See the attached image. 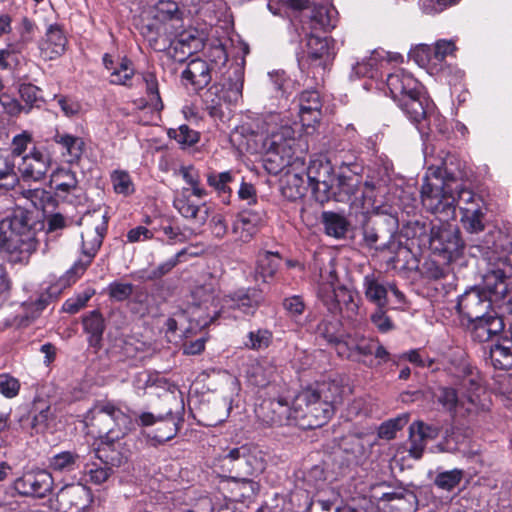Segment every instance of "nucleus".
<instances>
[{
	"label": "nucleus",
	"instance_id": "2",
	"mask_svg": "<svg viewBox=\"0 0 512 512\" xmlns=\"http://www.w3.org/2000/svg\"><path fill=\"white\" fill-rule=\"evenodd\" d=\"M92 425L98 428L99 434H105L106 442L94 452L102 465L93 464L87 470L89 481L100 485L108 480L112 473L110 466H119L122 455L115 452V439L124 435L133 425L132 416L125 414L110 401L97 402L91 410Z\"/></svg>",
	"mask_w": 512,
	"mask_h": 512
},
{
	"label": "nucleus",
	"instance_id": "35",
	"mask_svg": "<svg viewBox=\"0 0 512 512\" xmlns=\"http://www.w3.org/2000/svg\"><path fill=\"white\" fill-rule=\"evenodd\" d=\"M309 13L303 15L311 20L314 29L330 30L336 26L337 11L330 6L314 5L312 8L308 7Z\"/></svg>",
	"mask_w": 512,
	"mask_h": 512
},
{
	"label": "nucleus",
	"instance_id": "25",
	"mask_svg": "<svg viewBox=\"0 0 512 512\" xmlns=\"http://www.w3.org/2000/svg\"><path fill=\"white\" fill-rule=\"evenodd\" d=\"M243 445L231 448L220 458L221 467L229 472L228 478L251 477Z\"/></svg>",
	"mask_w": 512,
	"mask_h": 512
},
{
	"label": "nucleus",
	"instance_id": "42",
	"mask_svg": "<svg viewBox=\"0 0 512 512\" xmlns=\"http://www.w3.org/2000/svg\"><path fill=\"white\" fill-rule=\"evenodd\" d=\"M281 258L277 253L265 252L260 254L257 260L256 275L264 282L272 278L280 265Z\"/></svg>",
	"mask_w": 512,
	"mask_h": 512
},
{
	"label": "nucleus",
	"instance_id": "19",
	"mask_svg": "<svg viewBox=\"0 0 512 512\" xmlns=\"http://www.w3.org/2000/svg\"><path fill=\"white\" fill-rule=\"evenodd\" d=\"M265 222V213L262 210L247 209L240 212L232 225V233L236 240L247 243L257 233Z\"/></svg>",
	"mask_w": 512,
	"mask_h": 512
},
{
	"label": "nucleus",
	"instance_id": "52",
	"mask_svg": "<svg viewBox=\"0 0 512 512\" xmlns=\"http://www.w3.org/2000/svg\"><path fill=\"white\" fill-rule=\"evenodd\" d=\"M80 456L71 451L60 452L49 460V466L52 470L58 472H71L78 466Z\"/></svg>",
	"mask_w": 512,
	"mask_h": 512
},
{
	"label": "nucleus",
	"instance_id": "64",
	"mask_svg": "<svg viewBox=\"0 0 512 512\" xmlns=\"http://www.w3.org/2000/svg\"><path fill=\"white\" fill-rule=\"evenodd\" d=\"M245 346L253 350L267 348L272 341V333L267 329H258L249 332Z\"/></svg>",
	"mask_w": 512,
	"mask_h": 512
},
{
	"label": "nucleus",
	"instance_id": "28",
	"mask_svg": "<svg viewBox=\"0 0 512 512\" xmlns=\"http://www.w3.org/2000/svg\"><path fill=\"white\" fill-rule=\"evenodd\" d=\"M389 284L384 282L375 273L365 275L363 278V292L366 299L377 307H386L388 304Z\"/></svg>",
	"mask_w": 512,
	"mask_h": 512
},
{
	"label": "nucleus",
	"instance_id": "3",
	"mask_svg": "<svg viewBox=\"0 0 512 512\" xmlns=\"http://www.w3.org/2000/svg\"><path fill=\"white\" fill-rule=\"evenodd\" d=\"M325 387V392L307 387L295 397L296 426L314 429L323 426L332 417L336 405L343 402L344 386Z\"/></svg>",
	"mask_w": 512,
	"mask_h": 512
},
{
	"label": "nucleus",
	"instance_id": "33",
	"mask_svg": "<svg viewBox=\"0 0 512 512\" xmlns=\"http://www.w3.org/2000/svg\"><path fill=\"white\" fill-rule=\"evenodd\" d=\"M470 323L473 325L474 338L480 342L490 340L504 328L502 318L497 316L495 312H492L483 318L472 320Z\"/></svg>",
	"mask_w": 512,
	"mask_h": 512
},
{
	"label": "nucleus",
	"instance_id": "8",
	"mask_svg": "<svg viewBox=\"0 0 512 512\" xmlns=\"http://www.w3.org/2000/svg\"><path fill=\"white\" fill-rule=\"evenodd\" d=\"M455 44L448 40H438L435 45L419 44L409 53V56L431 74L446 72L445 58L455 51Z\"/></svg>",
	"mask_w": 512,
	"mask_h": 512
},
{
	"label": "nucleus",
	"instance_id": "38",
	"mask_svg": "<svg viewBox=\"0 0 512 512\" xmlns=\"http://www.w3.org/2000/svg\"><path fill=\"white\" fill-rule=\"evenodd\" d=\"M320 263L322 266L319 268V282L317 295L318 298L322 300V294L331 292V289H336L339 285H337L338 277L336 273L334 260L332 258H329L328 261H324V259H321Z\"/></svg>",
	"mask_w": 512,
	"mask_h": 512
},
{
	"label": "nucleus",
	"instance_id": "60",
	"mask_svg": "<svg viewBox=\"0 0 512 512\" xmlns=\"http://www.w3.org/2000/svg\"><path fill=\"white\" fill-rule=\"evenodd\" d=\"M134 75V68L127 59H122L110 73V83L116 85H129Z\"/></svg>",
	"mask_w": 512,
	"mask_h": 512
},
{
	"label": "nucleus",
	"instance_id": "53",
	"mask_svg": "<svg viewBox=\"0 0 512 512\" xmlns=\"http://www.w3.org/2000/svg\"><path fill=\"white\" fill-rule=\"evenodd\" d=\"M306 53L311 61L324 59L329 54V43L327 38L310 34L307 37Z\"/></svg>",
	"mask_w": 512,
	"mask_h": 512
},
{
	"label": "nucleus",
	"instance_id": "9",
	"mask_svg": "<svg viewBox=\"0 0 512 512\" xmlns=\"http://www.w3.org/2000/svg\"><path fill=\"white\" fill-rule=\"evenodd\" d=\"M457 199L463 228L469 233L483 231L486 208L482 198L470 189H461L458 191Z\"/></svg>",
	"mask_w": 512,
	"mask_h": 512
},
{
	"label": "nucleus",
	"instance_id": "36",
	"mask_svg": "<svg viewBox=\"0 0 512 512\" xmlns=\"http://www.w3.org/2000/svg\"><path fill=\"white\" fill-rule=\"evenodd\" d=\"M67 39L59 27L50 26L41 43V51L46 58L53 59L65 51Z\"/></svg>",
	"mask_w": 512,
	"mask_h": 512
},
{
	"label": "nucleus",
	"instance_id": "10",
	"mask_svg": "<svg viewBox=\"0 0 512 512\" xmlns=\"http://www.w3.org/2000/svg\"><path fill=\"white\" fill-rule=\"evenodd\" d=\"M306 177L318 201H328L331 194L336 193L333 167L325 157H317L310 161Z\"/></svg>",
	"mask_w": 512,
	"mask_h": 512
},
{
	"label": "nucleus",
	"instance_id": "20",
	"mask_svg": "<svg viewBox=\"0 0 512 512\" xmlns=\"http://www.w3.org/2000/svg\"><path fill=\"white\" fill-rule=\"evenodd\" d=\"M386 86L391 98L395 102L405 98L408 94L416 95L418 90L421 89V85L417 79L404 69H398L390 73L386 79Z\"/></svg>",
	"mask_w": 512,
	"mask_h": 512
},
{
	"label": "nucleus",
	"instance_id": "11",
	"mask_svg": "<svg viewBox=\"0 0 512 512\" xmlns=\"http://www.w3.org/2000/svg\"><path fill=\"white\" fill-rule=\"evenodd\" d=\"M89 218H93V221L81 234L82 253L87 259L85 262L80 261L74 264L72 270L77 274L83 273L91 263L92 259L101 247L103 238L107 231V220L105 215H93L89 216Z\"/></svg>",
	"mask_w": 512,
	"mask_h": 512
},
{
	"label": "nucleus",
	"instance_id": "30",
	"mask_svg": "<svg viewBox=\"0 0 512 512\" xmlns=\"http://www.w3.org/2000/svg\"><path fill=\"white\" fill-rule=\"evenodd\" d=\"M310 496L306 505V512H332L336 511L339 493L334 488H324L319 491H308Z\"/></svg>",
	"mask_w": 512,
	"mask_h": 512
},
{
	"label": "nucleus",
	"instance_id": "50",
	"mask_svg": "<svg viewBox=\"0 0 512 512\" xmlns=\"http://www.w3.org/2000/svg\"><path fill=\"white\" fill-rule=\"evenodd\" d=\"M323 223L327 235L342 238L347 232L348 222L344 216L334 212L323 213Z\"/></svg>",
	"mask_w": 512,
	"mask_h": 512
},
{
	"label": "nucleus",
	"instance_id": "51",
	"mask_svg": "<svg viewBox=\"0 0 512 512\" xmlns=\"http://www.w3.org/2000/svg\"><path fill=\"white\" fill-rule=\"evenodd\" d=\"M243 448L246 450L245 456L251 477L262 473L266 467V454L264 451L253 444H244Z\"/></svg>",
	"mask_w": 512,
	"mask_h": 512
},
{
	"label": "nucleus",
	"instance_id": "54",
	"mask_svg": "<svg viewBox=\"0 0 512 512\" xmlns=\"http://www.w3.org/2000/svg\"><path fill=\"white\" fill-rule=\"evenodd\" d=\"M182 178L186 182L192 193L195 194V196L199 199H203L207 196V191L204 187L201 186V179L200 174L197 169H195L193 166H183L179 170Z\"/></svg>",
	"mask_w": 512,
	"mask_h": 512
},
{
	"label": "nucleus",
	"instance_id": "31",
	"mask_svg": "<svg viewBox=\"0 0 512 512\" xmlns=\"http://www.w3.org/2000/svg\"><path fill=\"white\" fill-rule=\"evenodd\" d=\"M370 443L360 435H351L346 437L341 449L346 456L348 464L362 465L369 455Z\"/></svg>",
	"mask_w": 512,
	"mask_h": 512
},
{
	"label": "nucleus",
	"instance_id": "5",
	"mask_svg": "<svg viewBox=\"0 0 512 512\" xmlns=\"http://www.w3.org/2000/svg\"><path fill=\"white\" fill-rule=\"evenodd\" d=\"M184 392L178 389V386H172V389L165 390L161 399L165 404L164 411L158 413L152 412H133L135 423L140 427L157 426L152 440L158 444H163L174 438L183 424V415L185 410Z\"/></svg>",
	"mask_w": 512,
	"mask_h": 512
},
{
	"label": "nucleus",
	"instance_id": "1",
	"mask_svg": "<svg viewBox=\"0 0 512 512\" xmlns=\"http://www.w3.org/2000/svg\"><path fill=\"white\" fill-rule=\"evenodd\" d=\"M430 170L421 187L422 204L439 221L453 220L458 207V191L467 189L464 183L470 181L472 172L466 163L451 153H445L441 164Z\"/></svg>",
	"mask_w": 512,
	"mask_h": 512
},
{
	"label": "nucleus",
	"instance_id": "22",
	"mask_svg": "<svg viewBox=\"0 0 512 512\" xmlns=\"http://www.w3.org/2000/svg\"><path fill=\"white\" fill-rule=\"evenodd\" d=\"M50 167V158L45 156L37 149H33L29 154L21 157L18 163V172L25 180H41Z\"/></svg>",
	"mask_w": 512,
	"mask_h": 512
},
{
	"label": "nucleus",
	"instance_id": "37",
	"mask_svg": "<svg viewBox=\"0 0 512 512\" xmlns=\"http://www.w3.org/2000/svg\"><path fill=\"white\" fill-rule=\"evenodd\" d=\"M78 180L74 172L66 168H57L50 176V187L57 195L69 194L77 188Z\"/></svg>",
	"mask_w": 512,
	"mask_h": 512
},
{
	"label": "nucleus",
	"instance_id": "18",
	"mask_svg": "<svg viewBox=\"0 0 512 512\" xmlns=\"http://www.w3.org/2000/svg\"><path fill=\"white\" fill-rule=\"evenodd\" d=\"M15 490L24 496L43 498L52 491V475L45 471L27 472L14 483Z\"/></svg>",
	"mask_w": 512,
	"mask_h": 512
},
{
	"label": "nucleus",
	"instance_id": "63",
	"mask_svg": "<svg viewBox=\"0 0 512 512\" xmlns=\"http://www.w3.org/2000/svg\"><path fill=\"white\" fill-rule=\"evenodd\" d=\"M234 177L232 172H210L207 174V183L214 188L219 194H230L231 189L229 183L233 181Z\"/></svg>",
	"mask_w": 512,
	"mask_h": 512
},
{
	"label": "nucleus",
	"instance_id": "29",
	"mask_svg": "<svg viewBox=\"0 0 512 512\" xmlns=\"http://www.w3.org/2000/svg\"><path fill=\"white\" fill-rule=\"evenodd\" d=\"M351 345L355 354L354 361H363V358L371 355L383 361L388 359L387 350L375 339L356 334L351 338Z\"/></svg>",
	"mask_w": 512,
	"mask_h": 512
},
{
	"label": "nucleus",
	"instance_id": "39",
	"mask_svg": "<svg viewBox=\"0 0 512 512\" xmlns=\"http://www.w3.org/2000/svg\"><path fill=\"white\" fill-rule=\"evenodd\" d=\"M361 185V180L357 175H340L335 178L334 191L336 193L331 194V197H334L337 201H348L351 197H356Z\"/></svg>",
	"mask_w": 512,
	"mask_h": 512
},
{
	"label": "nucleus",
	"instance_id": "48",
	"mask_svg": "<svg viewBox=\"0 0 512 512\" xmlns=\"http://www.w3.org/2000/svg\"><path fill=\"white\" fill-rule=\"evenodd\" d=\"M379 58V52L373 51L369 57H365L361 61H358L352 67L351 77L355 76L356 78H374L377 75L378 65L380 63Z\"/></svg>",
	"mask_w": 512,
	"mask_h": 512
},
{
	"label": "nucleus",
	"instance_id": "57",
	"mask_svg": "<svg viewBox=\"0 0 512 512\" xmlns=\"http://www.w3.org/2000/svg\"><path fill=\"white\" fill-rule=\"evenodd\" d=\"M84 329L91 335L90 343H98L104 331V320L97 311H92L83 319Z\"/></svg>",
	"mask_w": 512,
	"mask_h": 512
},
{
	"label": "nucleus",
	"instance_id": "16",
	"mask_svg": "<svg viewBox=\"0 0 512 512\" xmlns=\"http://www.w3.org/2000/svg\"><path fill=\"white\" fill-rule=\"evenodd\" d=\"M493 299L480 287H472L459 296L457 309L469 322L494 312Z\"/></svg>",
	"mask_w": 512,
	"mask_h": 512
},
{
	"label": "nucleus",
	"instance_id": "6",
	"mask_svg": "<svg viewBox=\"0 0 512 512\" xmlns=\"http://www.w3.org/2000/svg\"><path fill=\"white\" fill-rule=\"evenodd\" d=\"M265 167L272 174H278L298 160V150H303L302 139L296 137L295 130L288 124L272 128L264 140Z\"/></svg>",
	"mask_w": 512,
	"mask_h": 512
},
{
	"label": "nucleus",
	"instance_id": "13",
	"mask_svg": "<svg viewBox=\"0 0 512 512\" xmlns=\"http://www.w3.org/2000/svg\"><path fill=\"white\" fill-rule=\"evenodd\" d=\"M322 303L327 307L331 313H340L343 318L356 322L361 312L359 307V298L357 294L345 286H338L336 289H331V292L322 294Z\"/></svg>",
	"mask_w": 512,
	"mask_h": 512
},
{
	"label": "nucleus",
	"instance_id": "21",
	"mask_svg": "<svg viewBox=\"0 0 512 512\" xmlns=\"http://www.w3.org/2000/svg\"><path fill=\"white\" fill-rule=\"evenodd\" d=\"M52 140L59 146L60 154L66 163H79L86 149V143L82 137L56 129Z\"/></svg>",
	"mask_w": 512,
	"mask_h": 512
},
{
	"label": "nucleus",
	"instance_id": "14",
	"mask_svg": "<svg viewBox=\"0 0 512 512\" xmlns=\"http://www.w3.org/2000/svg\"><path fill=\"white\" fill-rule=\"evenodd\" d=\"M92 501L90 488L80 483L71 484L58 491L54 508L57 512H86Z\"/></svg>",
	"mask_w": 512,
	"mask_h": 512
},
{
	"label": "nucleus",
	"instance_id": "27",
	"mask_svg": "<svg viewBox=\"0 0 512 512\" xmlns=\"http://www.w3.org/2000/svg\"><path fill=\"white\" fill-rule=\"evenodd\" d=\"M211 68L202 59H192L186 69L182 72V80L189 83L195 90L206 87L211 82Z\"/></svg>",
	"mask_w": 512,
	"mask_h": 512
},
{
	"label": "nucleus",
	"instance_id": "43",
	"mask_svg": "<svg viewBox=\"0 0 512 512\" xmlns=\"http://www.w3.org/2000/svg\"><path fill=\"white\" fill-rule=\"evenodd\" d=\"M216 293H217V281L210 277L207 281H205L201 285H197L192 290V298L196 305L201 306L205 305H214L216 301Z\"/></svg>",
	"mask_w": 512,
	"mask_h": 512
},
{
	"label": "nucleus",
	"instance_id": "40",
	"mask_svg": "<svg viewBox=\"0 0 512 512\" xmlns=\"http://www.w3.org/2000/svg\"><path fill=\"white\" fill-rule=\"evenodd\" d=\"M141 34L147 39L150 46L154 49L161 50L165 48V43L160 47L158 45L159 40L163 37H165L166 40H171L170 37L173 36V31L166 25L154 21L152 18L141 26Z\"/></svg>",
	"mask_w": 512,
	"mask_h": 512
},
{
	"label": "nucleus",
	"instance_id": "34",
	"mask_svg": "<svg viewBox=\"0 0 512 512\" xmlns=\"http://www.w3.org/2000/svg\"><path fill=\"white\" fill-rule=\"evenodd\" d=\"M426 102V98L421 96V89H419L416 95L408 94L397 103L412 122L420 123L429 113Z\"/></svg>",
	"mask_w": 512,
	"mask_h": 512
},
{
	"label": "nucleus",
	"instance_id": "46",
	"mask_svg": "<svg viewBox=\"0 0 512 512\" xmlns=\"http://www.w3.org/2000/svg\"><path fill=\"white\" fill-rule=\"evenodd\" d=\"M173 35L176 36V39L171 41L174 52L181 50L184 55H190L202 45L195 31H183L179 34L176 32Z\"/></svg>",
	"mask_w": 512,
	"mask_h": 512
},
{
	"label": "nucleus",
	"instance_id": "23",
	"mask_svg": "<svg viewBox=\"0 0 512 512\" xmlns=\"http://www.w3.org/2000/svg\"><path fill=\"white\" fill-rule=\"evenodd\" d=\"M322 100L315 90L303 91L299 96V118L302 126L311 127L318 123L322 116Z\"/></svg>",
	"mask_w": 512,
	"mask_h": 512
},
{
	"label": "nucleus",
	"instance_id": "61",
	"mask_svg": "<svg viewBox=\"0 0 512 512\" xmlns=\"http://www.w3.org/2000/svg\"><path fill=\"white\" fill-rule=\"evenodd\" d=\"M304 482L308 491H319L324 488H332L326 483V475L323 468L320 466L312 467L304 476Z\"/></svg>",
	"mask_w": 512,
	"mask_h": 512
},
{
	"label": "nucleus",
	"instance_id": "55",
	"mask_svg": "<svg viewBox=\"0 0 512 512\" xmlns=\"http://www.w3.org/2000/svg\"><path fill=\"white\" fill-rule=\"evenodd\" d=\"M35 411L32 420H31V428L36 433H43L48 430L51 424L54 422V417L51 412L49 405H41L35 404Z\"/></svg>",
	"mask_w": 512,
	"mask_h": 512
},
{
	"label": "nucleus",
	"instance_id": "17",
	"mask_svg": "<svg viewBox=\"0 0 512 512\" xmlns=\"http://www.w3.org/2000/svg\"><path fill=\"white\" fill-rule=\"evenodd\" d=\"M173 205L179 214L197 226H203L209 217V207L190 189L183 187L175 196Z\"/></svg>",
	"mask_w": 512,
	"mask_h": 512
},
{
	"label": "nucleus",
	"instance_id": "45",
	"mask_svg": "<svg viewBox=\"0 0 512 512\" xmlns=\"http://www.w3.org/2000/svg\"><path fill=\"white\" fill-rule=\"evenodd\" d=\"M18 168L16 169V161L9 156L0 157V188L9 190L13 189L18 181Z\"/></svg>",
	"mask_w": 512,
	"mask_h": 512
},
{
	"label": "nucleus",
	"instance_id": "59",
	"mask_svg": "<svg viewBox=\"0 0 512 512\" xmlns=\"http://www.w3.org/2000/svg\"><path fill=\"white\" fill-rule=\"evenodd\" d=\"M111 183L117 194L129 196L135 191V186L129 173L124 170L113 171L111 174Z\"/></svg>",
	"mask_w": 512,
	"mask_h": 512
},
{
	"label": "nucleus",
	"instance_id": "32",
	"mask_svg": "<svg viewBox=\"0 0 512 512\" xmlns=\"http://www.w3.org/2000/svg\"><path fill=\"white\" fill-rule=\"evenodd\" d=\"M511 283L510 277L506 276L502 270L495 269L484 275L481 290L486 291L493 300H500L507 295Z\"/></svg>",
	"mask_w": 512,
	"mask_h": 512
},
{
	"label": "nucleus",
	"instance_id": "49",
	"mask_svg": "<svg viewBox=\"0 0 512 512\" xmlns=\"http://www.w3.org/2000/svg\"><path fill=\"white\" fill-rule=\"evenodd\" d=\"M379 58V52L373 51L369 57H365L361 61H358L352 67L351 77L355 76L356 78H374L377 75L378 65L380 63Z\"/></svg>",
	"mask_w": 512,
	"mask_h": 512
},
{
	"label": "nucleus",
	"instance_id": "7",
	"mask_svg": "<svg viewBox=\"0 0 512 512\" xmlns=\"http://www.w3.org/2000/svg\"><path fill=\"white\" fill-rule=\"evenodd\" d=\"M244 84V70L239 65L231 66L222 82L212 86L206 93V102L209 113L213 117H222V102L237 103L242 97Z\"/></svg>",
	"mask_w": 512,
	"mask_h": 512
},
{
	"label": "nucleus",
	"instance_id": "4",
	"mask_svg": "<svg viewBox=\"0 0 512 512\" xmlns=\"http://www.w3.org/2000/svg\"><path fill=\"white\" fill-rule=\"evenodd\" d=\"M29 212L17 209L0 221V250L11 262H27L37 248L35 229Z\"/></svg>",
	"mask_w": 512,
	"mask_h": 512
},
{
	"label": "nucleus",
	"instance_id": "26",
	"mask_svg": "<svg viewBox=\"0 0 512 512\" xmlns=\"http://www.w3.org/2000/svg\"><path fill=\"white\" fill-rule=\"evenodd\" d=\"M390 229L383 231L380 228L367 227L364 230V240L366 244L377 250H391L394 251L395 245V229L396 221L389 219Z\"/></svg>",
	"mask_w": 512,
	"mask_h": 512
},
{
	"label": "nucleus",
	"instance_id": "44",
	"mask_svg": "<svg viewBox=\"0 0 512 512\" xmlns=\"http://www.w3.org/2000/svg\"><path fill=\"white\" fill-rule=\"evenodd\" d=\"M224 303L229 308H237L245 314H253L259 306L260 297L256 293L252 296L247 293H239L226 297Z\"/></svg>",
	"mask_w": 512,
	"mask_h": 512
},
{
	"label": "nucleus",
	"instance_id": "58",
	"mask_svg": "<svg viewBox=\"0 0 512 512\" xmlns=\"http://www.w3.org/2000/svg\"><path fill=\"white\" fill-rule=\"evenodd\" d=\"M409 421V414L403 413L393 419L383 422L378 429V436L381 439L391 440L397 431L401 430Z\"/></svg>",
	"mask_w": 512,
	"mask_h": 512
},
{
	"label": "nucleus",
	"instance_id": "12",
	"mask_svg": "<svg viewBox=\"0 0 512 512\" xmlns=\"http://www.w3.org/2000/svg\"><path fill=\"white\" fill-rule=\"evenodd\" d=\"M257 420L264 427H280L285 425H295L294 404L289 406L283 399H264L255 408Z\"/></svg>",
	"mask_w": 512,
	"mask_h": 512
},
{
	"label": "nucleus",
	"instance_id": "62",
	"mask_svg": "<svg viewBox=\"0 0 512 512\" xmlns=\"http://www.w3.org/2000/svg\"><path fill=\"white\" fill-rule=\"evenodd\" d=\"M433 394L438 398V402L449 411L459 404L463 405V400L458 397L453 386H437V391H434Z\"/></svg>",
	"mask_w": 512,
	"mask_h": 512
},
{
	"label": "nucleus",
	"instance_id": "47",
	"mask_svg": "<svg viewBox=\"0 0 512 512\" xmlns=\"http://www.w3.org/2000/svg\"><path fill=\"white\" fill-rule=\"evenodd\" d=\"M195 257L198 256L199 253L197 251H192L189 248H183L178 253H176L172 258L158 265L155 269H153L149 275L147 276L148 280H156L161 278L162 276L169 273L178 263L183 261V257L185 256Z\"/></svg>",
	"mask_w": 512,
	"mask_h": 512
},
{
	"label": "nucleus",
	"instance_id": "15",
	"mask_svg": "<svg viewBox=\"0 0 512 512\" xmlns=\"http://www.w3.org/2000/svg\"><path fill=\"white\" fill-rule=\"evenodd\" d=\"M430 248L436 253L448 254L450 257L458 254L463 248L459 228L449 221L434 224L430 231Z\"/></svg>",
	"mask_w": 512,
	"mask_h": 512
},
{
	"label": "nucleus",
	"instance_id": "41",
	"mask_svg": "<svg viewBox=\"0 0 512 512\" xmlns=\"http://www.w3.org/2000/svg\"><path fill=\"white\" fill-rule=\"evenodd\" d=\"M490 359L495 368L509 369L512 367V345L504 340L490 347Z\"/></svg>",
	"mask_w": 512,
	"mask_h": 512
},
{
	"label": "nucleus",
	"instance_id": "56",
	"mask_svg": "<svg viewBox=\"0 0 512 512\" xmlns=\"http://www.w3.org/2000/svg\"><path fill=\"white\" fill-rule=\"evenodd\" d=\"M284 193L290 198H297L305 193V179L303 175L288 170L284 176Z\"/></svg>",
	"mask_w": 512,
	"mask_h": 512
},
{
	"label": "nucleus",
	"instance_id": "24",
	"mask_svg": "<svg viewBox=\"0 0 512 512\" xmlns=\"http://www.w3.org/2000/svg\"><path fill=\"white\" fill-rule=\"evenodd\" d=\"M154 21L169 27L173 34L181 26L182 12L178 4L172 0H159L151 10Z\"/></svg>",
	"mask_w": 512,
	"mask_h": 512
}]
</instances>
